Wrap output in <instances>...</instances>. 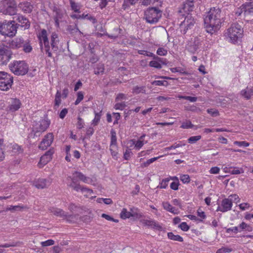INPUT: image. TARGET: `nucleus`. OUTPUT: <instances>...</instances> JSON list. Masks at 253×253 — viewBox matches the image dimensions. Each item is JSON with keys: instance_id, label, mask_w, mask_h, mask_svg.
I'll return each mask as SVG.
<instances>
[{"instance_id": "a18cd8bd", "label": "nucleus", "mask_w": 253, "mask_h": 253, "mask_svg": "<svg viewBox=\"0 0 253 253\" xmlns=\"http://www.w3.org/2000/svg\"><path fill=\"white\" fill-rule=\"evenodd\" d=\"M3 139H0V161H1L4 158V154L3 152Z\"/></svg>"}, {"instance_id": "5fc2aeb1", "label": "nucleus", "mask_w": 253, "mask_h": 253, "mask_svg": "<svg viewBox=\"0 0 253 253\" xmlns=\"http://www.w3.org/2000/svg\"><path fill=\"white\" fill-rule=\"evenodd\" d=\"M180 180L183 183H189L190 178L188 174H183L180 176Z\"/></svg>"}, {"instance_id": "2f4dec72", "label": "nucleus", "mask_w": 253, "mask_h": 253, "mask_svg": "<svg viewBox=\"0 0 253 253\" xmlns=\"http://www.w3.org/2000/svg\"><path fill=\"white\" fill-rule=\"evenodd\" d=\"M61 94L59 90H57L55 96L54 107L55 109L58 108L61 104Z\"/></svg>"}, {"instance_id": "0eeeda50", "label": "nucleus", "mask_w": 253, "mask_h": 253, "mask_svg": "<svg viewBox=\"0 0 253 253\" xmlns=\"http://www.w3.org/2000/svg\"><path fill=\"white\" fill-rule=\"evenodd\" d=\"M0 12L4 14L13 15L17 12V5L15 0H5L0 2Z\"/></svg>"}, {"instance_id": "052dcab7", "label": "nucleus", "mask_w": 253, "mask_h": 253, "mask_svg": "<svg viewBox=\"0 0 253 253\" xmlns=\"http://www.w3.org/2000/svg\"><path fill=\"white\" fill-rule=\"evenodd\" d=\"M159 158V157H154L147 160L145 162L143 163V166L145 167H148L150 164L153 163Z\"/></svg>"}, {"instance_id": "bf43d9fd", "label": "nucleus", "mask_w": 253, "mask_h": 253, "mask_svg": "<svg viewBox=\"0 0 253 253\" xmlns=\"http://www.w3.org/2000/svg\"><path fill=\"white\" fill-rule=\"evenodd\" d=\"M84 17V19H87V20L90 21L93 24H94L97 22L96 19L95 18V17L91 16L90 14H85Z\"/></svg>"}, {"instance_id": "9b49d317", "label": "nucleus", "mask_w": 253, "mask_h": 253, "mask_svg": "<svg viewBox=\"0 0 253 253\" xmlns=\"http://www.w3.org/2000/svg\"><path fill=\"white\" fill-rule=\"evenodd\" d=\"M70 178L71 179V182L68 185L69 187L72 188L73 190L77 192L81 191L84 196L87 194L90 195L93 193V190L86 187L81 185L80 183L75 182V177Z\"/></svg>"}, {"instance_id": "4468645a", "label": "nucleus", "mask_w": 253, "mask_h": 253, "mask_svg": "<svg viewBox=\"0 0 253 253\" xmlns=\"http://www.w3.org/2000/svg\"><path fill=\"white\" fill-rule=\"evenodd\" d=\"M50 121L48 120L42 119L38 122H37L34 126V131L35 135L38 132H42L45 131L49 127Z\"/></svg>"}, {"instance_id": "ea45409f", "label": "nucleus", "mask_w": 253, "mask_h": 253, "mask_svg": "<svg viewBox=\"0 0 253 253\" xmlns=\"http://www.w3.org/2000/svg\"><path fill=\"white\" fill-rule=\"evenodd\" d=\"M197 215L199 217L198 221L202 222L204 219L206 217V215L203 211L201 209V208H199L197 211Z\"/></svg>"}, {"instance_id": "a211bd4d", "label": "nucleus", "mask_w": 253, "mask_h": 253, "mask_svg": "<svg viewBox=\"0 0 253 253\" xmlns=\"http://www.w3.org/2000/svg\"><path fill=\"white\" fill-rule=\"evenodd\" d=\"M24 40V39L22 37H17L13 40H9L7 42V47L13 49H18L22 47Z\"/></svg>"}, {"instance_id": "a878e982", "label": "nucleus", "mask_w": 253, "mask_h": 253, "mask_svg": "<svg viewBox=\"0 0 253 253\" xmlns=\"http://www.w3.org/2000/svg\"><path fill=\"white\" fill-rule=\"evenodd\" d=\"M55 14L54 15V20L55 21V25L56 27H59V20L62 19L63 17V13L61 10L59 9H56L54 10Z\"/></svg>"}, {"instance_id": "4d7b16f0", "label": "nucleus", "mask_w": 253, "mask_h": 253, "mask_svg": "<svg viewBox=\"0 0 253 253\" xmlns=\"http://www.w3.org/2000/svg\"><path fill=\"white\" fill-rule=\"evenodd\" d=\"M234 144L235 145H238V146H240V147H242V146L248 147L250 145L249 143H248L246 141H235L234 142Z\"/></svg>"}, {"instance_id": "e433bc0d", "label": "nucleus", "mask_w": 253, "mask_h": 253, "mask_svg": "<svg viewBox=\"0 0 253 253\" xmlns=\"http://www.w3.org/2000/svg\"><path fill=\"white\" fill-rule=\"evenodd\" d=\"M120 217L123 219L130 218L131 217L130 211H127L125 208L123 209L120 213Z\"/></svg>"}, {"instance_id": "c03bdc74", "label": "nucleus", "mask_w": 253, "mask_h": 253, "mask_svg": "<svg viewBox=\"0 0 253 253\" xmlns=\"http://www.w3.org/2000/svg\"><path fill=\"white\" fill-rule=\"evenodd\" d=\"M169 83L166 81H154L152 83V84L156 86H167Z\"/></svg>"}, {"instance_id": "aec40b11", "label": "nucleus", "mask_w": 253, "mask_h": 253, "mask_svg": "<svg viewBox=\"0 0 253 253\" xmlns=\"http://www.w3.org/2000/svg\"><path fill=\"white\" fill-rule=\"evenodd\" d=\"M25 13H30L34 8L33 5L28 1H23L19 3L18 6Z\"/></svg>"}, {"instance_id": "09e8293b", "label": "nucleus", "mask_w": 253, "mask_h": 253, "mask_svg": "<svg viewBox=\"0 0 253 253\" xmlns=\"http://www.w3.org/2000/svg\"><path fill=\"white\" fill-rule=\"evenodd\" d=\"M169 181V178L163 179L160 183V185L158 187H159L160 188H166L168 186V182Z\"/></svg>"}, {"instance_id": "0e129e2a", "label": "nucleus", "mask_w": 253, "mask_h": 253, "mask_svg": "<svg viewBox=\"0 0 253 253\" xmlns=\"http://www.w3.org/2000/svg\"><path fill=\"white\" fill-rule=\"evenodd\" d=\"M84 123L83 119L80 117L78 118L77 127L79 129H81L84 127Z\"/></svg>"}, {"instance_id": "3c124183", "label": "nucleus", "mask_w": 253, "mask_h": 253, "mask_svg": "<svg viewBox=\"0 0 253 253\" xmlns=\"http://www.w3.org/2000/svg\"><path fill=\"white\" fill-rule=\"evenodd\" d=\"M201 138V135L193 136L190 137L188 139V141L189 143H194L197 141L199 140Z\"/></svg>"}, {"instance_id": "20e7f679", "label": "nucleus", "mask_w": 253, "mask_h": 253, "mask_svg": "<svg viewBox=\"0 0 253 253\" xmlns=\"http://www.w3.org/2000/svg\"><path fill=\"white\" fill-rule=\"evenodd\" d=\"M17 25L14 21H4L0 24V34L8 37H13L17 33Z\"/></svg>"}, {"instance_id": "a19ab883", "label": "nucleus", "mask_w": 253, "mask_h": 253, "mask_svg": "<svg viewBox=\"0 0 253 253\" xmlns=\"http://www.w3.org/2000/svg\"><path fill=\"white\" fill-rule=\"evenodd\" d=\"M110 150L111 153V155L112 156L113 158H114L115 159H117V155H118V147L117 146H111L110 145Z\"/></svg>"}, {"instance_id": "864d4df0", "label": "nucleus", "mask_w": 253, "mask_h": 253, "mask_svg": "<svg viewBox=\"0 0 253 253\" xmlns=\"http://www.w3.org/2000/svg\"><path fill=\"white\" fill-rule=\"evenodd\" d=\"M41 244L43 247H47L54 245V241L51 239H49L45 241L42 242Z\"/></svg>"}, {"instance_id": "f03ea898", "label": "nucleus", "mask_w": 253, "mask_h": 253, "mask_svg": "<svg viewBox=\"0 0 253 253\" xmlns=\"http://www.w3.org/2000/svg\"><path fill=\"white\" fill-rule=\"evenodd\" d=\"M221 24V9L218 7L211 8L204 17L206 31L212 34L220 29Z\"/></svg>"}, {"instance_id": "6ab92c4d", "label": "nucleus", "mask_w": 253, "mask_h": 253, "mask_svg": "<svg viewBox=\"0 0 253 253\" xmlns=\"http://www.w3.org/2000/svg\"><path fill=\"white\" fill-rule=\"evenodd\" d=\"M242 9L244 11V16L253 17V1L246 2L242 5Z\"/></svg>"}, {"instance_id": "72a5a7b5", "label": "nucleus", "mask_w": 253, "mask_h": 253, "mask_svg": "<svg viewBox=\"0 0 253 253\" xmlns=\"http://www.w3.org/2000/svg\"><path fill=\"white\" fill-rule=\"evenodd\" d=\"M70 3L73 10L75 12H80V5L79 3L75 2L73 0H70Z\"/></svg>"}, {"instance_id": "49530a36", "label": "nucleus", "mask_w": 253, "mask_h": 253, "mask_svg": "<svg viewBox=\"0 0 253 253\" xmlns=\"http://www.w3.org/2000/svg\"><path fill=\"white\" fill-rule=\"evenodd\" d=\"M157 54L159 56H166L168 54V50L165 48L161 47L158 48Z\"/></svg>"}, {"instance_id": "f8f14e48", "label": "nucleus", "mask_w": 253, "mask_h": 253, "mask_svg": "<svg viewBox=\"0 0 253 253\" xmlns=\"http://www.w3.org/2000/svg\"><path fill=\"white\" fill-rule=\"evenodd\" d=\"M8 105L5 110L7 114H13L18 111L22 105L21 101L16 98H10L8 100Z\"/></svg>"}, {"instance_id": "412c9836", "label": "nucleus", "mask_w": 253, "mask_h": 253, "mask_svg": "<svg viewBox=\"0 0 253 253\" xmlns=\"http://www.w3.org/2000/svg\"><path fill=\"white\" fill-rule=\"evenodd\" d=\"M143 224L150 227L153 229L161 231L162 227L157 222L153 220L143 219L141 221Z\"/></svg>"}, {"instance_id": "6e6d98bb", "label": "nucleus", "mask_w": 253, "mask_h": 253, "mask_svg": "<svg viewBox=\"0 0 253 253\" xmlns=\"http://www.w3.org/2000/svg\"><path fill=\"white\" fill-rule=\"evenodd\" d=\"M19 242H12V243H6L2 245H0V247L2 248H8L10 247H16L18 246L19 245Z\"/></svg>"}, {"instance_id": "774afa93", "label": "nucleus", "mask_w": 253, "mask_h": 253, "mask_svg": "<svg viewBox=\"0 0 253 253\" xmlns=\"http://www.w3.org/2000/svg\"><path fill=\"white\" fill-rule=\"evenodd\" d=\"M239 208L241 210L244 211L247 209L250 208V204L247 203H244L240 204L239 205Z\"/></svg>"}, {"instance_id": "f257e3e1", "label": "nucleus", "mask_w": 253, "mask_h": 253, "mask_svg": "<svg viewBox=\"0 0 253 253\" xmlns=\"http://www.w3.org/2000/svg\"><path fill=\"white\" fill-rule=\"evenodd\" d=\"M40 48L42 52H45L48 57H52L51 51H57L58 49L59 37L57 34L53 32L50 36V45L47 37V31L42 29L38 35Z\"/></svg>"}, {"instance_id": "39448f33", "label": "nucleus", "mask_w": 253, "mask_h": 253, "mask_svg": "<svg viewBox=\"0 0 253 253\" xmlns=\"http://www.w3.org/2000/svg\"><path fill=\"white\" fill-rule=\"evenodd\" d=\"M162 15V11L155 7H149L144 12L146 22L151 24L157 23Z\"/></svg>"}, {"instance_id": "1a4fd4ad", "label": "nucleus", "mask_w": 253, "mask_h": 253, "mask_svg": "<svg viewBox=\"0 0 253 253\" xmlns=\"http://www.w3.org/2000/svg\"><path fill=\"white\" fill-rule=\"evenodd\" d=\"M12 52L7 46L0 44V65H6L11 58Z\"/></svg>"}, {"instance_id": "bb28decb", "label": "nucleus", "mask_w": 253, "mask_h": 253, "mask_svg": "<svg viewBox=\"0 0 253 253\" xmlns=\"http://www.w3.org/2000/svg\"><path fill=\"white\" fill-rule=\"evenodd\" d=\"M130 216L134 219H139L142 216V213L136 208L133 207L130 209Z\"/></svg>"}, {"instance_id": "603ef678", "label": "nucleus", "mask_w": 253, "mask_h": 253, "mask_svg": "<svg viewBox=\"0 0 253 253\" xmlns=\"http://www.w3.org/2000/svg\"><path fill=\"white\" fill-rule=\"evenodd\" d=\"M126 107V103L124 102H122L115 104L114 108L116 110H123Z\"/></svg>"}, {"instance_id": "9d476101", "label": "nucleus", "mask_w": 253, "mask_h": 253, "mask_svg": "<svg viewBox=\"0 0 253 253\" xmlns=\"http://www.w3.org/2000/svg\"><path fill=\"white\" fill-rule=\"evenodd\" d=\"M195 20L191 14L188 13L184 17V20L180 24L181 33L184 35L189 29H191L194 25Z\"/></svg>"}, {"instance_id": "cd10ccee", "label": "nucleus", "mask_w": 253, "mask_h": 253, "mask_svg": "<svg viewBox=\"0 0 253 253\" xmlns=\"http://www.w3.org/2000/svg\"><path fill=\"white\" fill-rule=\"evenodd\" d=\"M23 50L26 53L31 52L33 49L29 40H24L23 45H22Z\"/></svg>"}, {"instance_id": "dca6fc26", "label": "nucleus", "mask_w": 253, "mask_h": 253, "mask_svg": "<svg viewBox=\"0 0 253 253\" xmlns=\"http://www.w3.org/2000/svg\"><path fill=\"white\" fill-rule=\"evenodd\" d=\"M54 136L52 133H48L45 135L40 143L39 148L42 150L46 149L53 142Z\"/></svg>"}, {"instance_id": "5701e85b", "label": "nucleus", "mask_w": 253, "mask_h": 253, "mask_svg": "<svg viewBox=\"0 0 253 253\" xmlns=\"http://www.w3.org/2000/svg\"><path fill=\"white\" fill-rule=\"evenodd\" d=\"M16 20L21 23V26L24 27L25 29H28L30 27V23L28 19L22 15H17L16 16Z\"/></svg>"}, {"instance_id": "f3484780", "label": "nucleus", "mask_w": 253, "mask_h": 253, "mask_svg": "<svg viewBox=\"0 0 253 253\" xmlns=\"http://www.w3.org/2000/svg\"><path fill=\"white\" fill-rule=\"evenodd\" d=\"M232 200L229 198H225L222 200L220 206L217 207L216 211L225 212L231 210L232 207Z\"/></svg>"}, {"instance_id": "37998d69", "label": "nucleus", "mask_w": 253, "mask_h": 253, "mask_svg": "<svg viewBox=\"0 0 253 253\" xmlns=\"http://www.w3.org/2000/svg\"><path fill=\"white\" fill-rule=\"evenodd\" d=\"M194 126V125L189 120H187L182 123L180 127L184 129L191 128Z\"/></svg>"}, {"instance_id": "58836bf2", "label": "nucleus", "mask_w": 253, "mask_h": 253, "mask_svg": "<svg viewBox=\"0 0 253 253\" xmlns=\"http://www.w3.org/2000/svg\"><path fill=\"white\" fill-rule=\"evenodd\" d=\"M24 208V207L20 206H10V207H7L5 211H11L12 212H14L15 211H20Z\"/></svg>"}, {"instance_id": "69168bd1", "label": "nucleus", "mask_w": 253, "mask_h": 253, "mask_svg": "<svg viewBox=\"0 0 253 253\" xmlns=\"http://www.w3.org/2000/svg\"><path fill=\"white\" fill-rule=\"evenodd\" d=\"M50 160H48V157L43 155L41 158L40 162L43 165H45Z\"/></svg>"}, {"instance_id": "79ce46f5", "label": "nucleus", "mask_w": 253, "mask_h": 253, "mask_svg": "<svg viewBox=\"0 0 253 253\" xmlns=\"http://www.w3.org/2000/svg\"><path fill=\"white\" fill-rule=\"evenodd\" d=\"M12 150L14 153L18 154L22 153L23 152V149L22 148L21 146L16 143L12 145Z\"/></svg>"}, {"instance_id": "423d86ee", "label": "nucleus", "mask_w": 253, "mask_h": 253, "mask_svg": "<svg viewBox=\"0 0 253 253\" xmlns=\"http://www.w3.org/2000/svg\"><path fill=\"white\" fill-rule=\"evenodd\" d=\"M10 71L17 76H23L29 71L28 65L25 61H14L9 65Z\"/></svg>"}, {"instance_id": "7c9ffc66", "label": "nucleus", "mask_w": 253, "mask_h": 253, "mask_svg": "<svg viewBox=\"0 0 253 253\" xmlns=\"http://www.w3.org/2000/svg\"><path fill=\"white\" fill-rule=\"evenodd\" d=\"M67 31L71 35L76 34L78 32L81 33V32L79 30L77 25L76 24L75 26L69 25L67 27Z\"/></svg>"}, {"instance_id": "7ed1b4c3", "label": "nucleus", "mask_w": 253, "mask_h": 253, "mask_svg": "<svg viewBox=\"0 0 253 253\" xmlns=\"http://www.w3.org/2000/svg\"><path fill=\"white\" fill-rule=\"evenodd\" d=\"M243 31L238 24H233L225 33V36L229 38V41L236 43L242 38Z\"/></svg>"}, {"instance_id": "b1692460", "label": "nucleus", "mask_w": 253, "mask_h": 253, "mask_svg": "<svg viewBox=\"0 0 253 253\" xmlns=\"http://www.w3.org/2000/svg\"><path fill=\"white\" fill-rule=\"evenodd\" d=\"M241 94L245 98L248 100L253 95V87L247 86L245 89L241 91Z\"/></svg>"}, {"instance_id": "2eb2a0df", "label": "nucleus", "mask_w": 253, "mask_h": 253, "mask_svg": "<svg viewBox=\"0 0 253 253\" xmlns=\"http://www.w3.org/2000/svg\"><path fill=\"white\" fill-rule=\"evenodd\" d=\"M194 2L193 0H186L183 2L178 12L181 14V15L184 16L185 14H187L194 10L195 8Z\"/></svg>"}, {"instance_id": "4be33fe9", "label": "nucleus", "mask_w": 253, "mask_h": 253, "mask_svg": "<svg viewBox=\"0 0 253 253\" xmlns=\"http://www.w3.org/2000/svg\"><path fill=\"white\" fill-rule=\"evenodd\" d=\"M168 61L166 59L160 57V60H154L149 62V65L151 67L156 69H161L162 68V64L166 65Z\"/></svg>"}, {"instance_id": "c9c22d12", "label": "nucleus", "mask_w": 253, "mask_h": 253, "mask_svg": "<svg viewBox=\"0 0 253 253\" xmlns=\"http://www.w3.org/2000/svg\"><path fill=\"white\" fill-rule=\"evenodd\" d=\"M111 142L110 145L111 146H117V137H116V133L115 131L113 129L111 130Z\"/></svg>"}, {"instance_id": "e2e57ef3", "label": "nucleus", "mask_w": 253, "mask_h": 253, "mask_svg": "<svg viewBox=\"0 0 253 253\" xmlns=\"http://www.w3.org/2000/svg\"><path fill=\"white\" fill-rule=\"evenodd\" d=\"M179 185V181H174L171 183L170 187L171 189L174 190H177L178 189V186Z\"/></svg>"}, {"instance_id": "6e6552de", "label": "nucleus", "mask_w": 253, "mask_h": 253, "mask_svg": "<svg viewBox=\"0 0 253 253\" xmlns=\"http://www.w3.org/2000/svg\"><path fill=\"white\" fill-rule=\"evenodd\" d=\"M13 77L10 74L5 72H0V90H9L13 84Z\"/></svg>"}, {"instance_id": "680f3d73", "label": "nucleus", "mask_w": 253, "mask_h": 253, "mask_svg": "<svg viewBox=\"0 0 253 253\" xmlns=\"http://www.w3.org/2000/svg\"><path fill=\"white\" fill-rule=\"evenodd\" d=\"M132 153L131 152V151L130 149H127L126 151L124 152V158L126 160H128L130 157V154Z\"/></svg>"}, {"instance_id": "13d9d810", "label": "nucleus", "mask_w": 253, "mask_h": 253, "mask_svg": "<svg viewBox=\"0 0 253 253\" xmlns=\"http://www.w3.org/2000/svg\"><path fill=\"white\" fill-rule=\"evenodd\" d=\"M178 227L180 228L183 231H187L190 227L187 225L185 222H183L178 225Z\"/></svg>"}, {"instance_id": "c85d7f7f", "label": "nucleus", "mask_w": 253, "mask_h": 253, "mask_svg": "<svg viewBox=\"0 0 253 253\" xmlns=\"http://www.w3.org/2000/svg\"><path fill=\"white\" fill-rule=\"evenodd\" d=\"M228 172L232 174H239L244 172L243 168H239L238 167H230L229 168Z\"/></svg>"}, {"instance_id": "473e14b6", "label": "nucleus", "mask_w": 253, "mask_h": 253, "mask_svg": "<svg viewBox=\"0 0 253 253\" xmlns=\"http://www.w3.org/2000/svg\"><path fill=\"white\" fill-rule=\"evenodd\" d=\"M102 111H100L99 112H96L94 111L95 117L94 119L92 120V124L94 126H97L100 121Z\"/></svg>"}, {"instance_id": "ddd939ff", "label": "nucleus", "mask_w": 253, "mask_h": 253, "mask_svg": "<svg viewBox=\"0 0 253 253\" xmlns=\"http://www.w3.org/2000/svg\"><path fill=\"white\" fill-rule=\"evenodd\" d=\"M49 211L54 215L62 218L63 219H66L68 221H71V219H73L75 215L69 214L61 209L55 207H51Z\"/></svg>"}, {"instance_id": "393cba45", "label": "nucleus", "mask_w": 253, "mask_h": 253, "mask_svg": "<svg viewBox=\"0 0 253 253\" xmlns=\"http://www.w3.org/2000/svg\"><path fill=\"white\" fill-rule=\"evenodd\" d=\"M49 184L50 182L46 179H40L34 184L35 187L38 189H43Z\"/></svg>"}, {"instance_id": "f704fd0d", "label": "nucleus", "mask_w": 253, "mask_h": 253, "mask_svg": "<svg viewBox=\"0 0 253 253\" xmlns=\"http://www.w3.org/2000/svg\"><path fill=\"white\" fill-rule=\"evenodd\" d=\"M104 65L99 63L97 64L96 67L94 68V73L96 75H98L100 73H103L104 72Z\"/></svg>"}, {"instance_id": "de8ad7c7", "label": "nucleus", "mask_w": 253, "mask_h": 253, "mask_svg": "<svg viewBox=\"0 0 253 253\" xmlns=\"http://www.w3.org/2000/svg\"><path fill=\"white\" fill-rule=\"evenodd\" d=\"M114 30L116 32V33L114 34H109L108 35V37L111 39L117 38L119 37L121 34V32L122 31V29L120 28H115L114 29Z\"/></svg>"}, {"instance_id": "c756f323", "label": "nucleus", "mask_w": 253, "mask_h": 253, "mask_svg": "<svg viewBox=\"0 0 253 253\" xmlns=\"http://www.w3.org/2000/svg\"><path fill=\"white\" fill-rule=\"evenodd\" d=\"M168 238L172 240L178 241L180 242H182L183 241V239L182 237L178 235H174L172 232H169L168 233Z\"/></svg>"}, {"instance_id": "338daca9", "label": "nucleus", "mask_w": 253, "mask_h": 253, "mask_svg": "<svg viewBox=\"0 0 253 253\" xmlns=\"http://www.w3.org/2000/svg\"><path fill=\"white\" fill-rule=\"evenodd\" d=\"M220 171V169L217 167H212L210 170V173L211 174H217Z\"/></svg>"}, {"instance_id": "8fccbe9b", "label": "nucleus", "mask_w": 253, "mask_h": 253, "mask_svg": "<svg viewBox=\"0 0 253 253\" xmlns=\"http://www.w3.org/2000/svg\"><path fill=\"white\" fill-rule=\"evenodd\" d=\"M73 175H74V176H73V177H75V179L76 178H78L79 180H80L82 181H83V178L84 176V175L83 173L78 171H75L73 173Z\"/></svg>"}, {"instance_id": "4c0bfd02", "label": "nucleus", "mask_w": 253, "mask_h": 253, "mask_svg": "<svg viewBox=\"0 0 253 253\" xmlns=\"http://www.w3.org/2000/svg\"><path fill=\"white\" fill-rule=\"evenodd\" d=\"M145 93V86H135L133 87L132 89V93L135 94H138L139 93Z\"/></svg>"}]
</instances>
